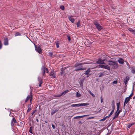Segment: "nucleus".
I'll use <instances>...</instances> for the list:
<instances>
[{"mask_svg": "<svg viewBox=\"0 0 135 135\" xmlns=\"http://www.w3.org/2000/svg\"><path fill=\"white\" fill-rule=\"evenodd\" d=\"M82 61H79L75 64L74 66V67L75 68L74 71H79L81 70H85L86 68H84L82 66L83 65L87 64L88 63L85 62L80 63V62Z\"/></svg>", "mask_w": 135, "mask_h": 135, "instance_id": "nucleus-1", "label": "nucleus"}, {"mask_svg": "<svg viewBox=\"0 0 135 135\" xmlns=\"http://www.w3.org/2000/svg\"><path fill=\"white\" fill-rule=\"evenodd\" d=\"M35 49L36 51H37L40 54H41L42 52V50L40 47H37L36 45H35Z\"/></svg>", "mask_w": 135, "mask_h": 135, "instance_id": "nucleus-2", "label": "nucleus"}, {"mask_svg": "<svg viewBox=\"0 0 135 135\" xmlns=\"http://www.w3.org/2000/svg\"><path fill=\"white\" fill-rule=\"evenodd\" d=\"M98 66L101 68H104L109 70L110 69V67L107 65H105V64L103 65H99Z\"/></svg>", "mask_w": 135, "mask_h": 135, "instance_id": "nucleus-3", "label": "nucleus"}, {"mask_svg": "<svg viewBox=\"0 0 135 135\" xmlns=\"http://www.w3.org/2000/svg\"><path fill=\"white\" fill-rule=\"evenodd\" d=\"M105 60H102L100 59H98L96 62V63L98 64H105V63L104 62Z\"/></svg>", "mask_w": 135, "mask_h": 135, "instance_id": "nucleus-4", "label": "nucleus"}, {"mask_svg": "<svg viewBox=\"0 0 135 135\" xmlns=\"http://www.w3.org/2000/svg\"><path fill=\"white\" fill-rule=\"evenodd\" d=\"M129 79V77L128 76H127L124 78L123 80V81L125 85H126L127 84V82Z\"/></svg>", "mask_w": 135, "mask_h": 135, "instance_id": "nucleus-5", "label": "nucleus"}, {"mask_svg": "<svg viewBox=\"0 0 135 135\" xmlns=\"http://www.w3.org/2000/svg\"><path fill=\"white\" fill-rule=\"evenodd\" d=\"M127 30L135 36V30L134 29L129 27L127 28Z\"/></svg>", "mask_w": 135, "mask_h": 135, "instance_id": "nucleus-6", "label": "nucleus"}, {"mask_svg": "<svg viewBox=\"0 0 135 135\" xmlns=\"http://www.w3.org/2000/svg\"><path fill=\"white\" fill-rule=\"evenodd\" d=\"M4 44L5 45H7L8 44V39L7 37H6L4 38Z\"/></svg>", "mask_w": 135, "mask_h": 135, "instance_id": "nucleus-7", "label": "nucleus"}, {"mask_svg": "<svg viewBox=\"0 0 135 135\" xmlns=\"http://www.w3.org/2000/svg\"><path fill=\"white\" fill-rule=\"evenodd\" d=\"M46 68L43 67L41 69V70L42 72V75L43 76H44L45 75V73L46 72Z\"/></svg>", "mask_w": 135, "mask_h": 135, "instance_id": "nucleus-8", "label": "nucleus"}, {"mask_svg": "<svg viewBox=\"0 0 135 135\" xmlns=\"http://www.w3.org/2000/svg\"><path fill=\"white\" fill-rule=\"evenodd\" d=\"M130 99L128 97L126 98L124 104V106H125V104H126L129 101Z\"/></svg>", "mask_w": 135, "mask_h": 135, "instance_id": "nucleus-9", "label": "nucleus"}, {"mask_svg": "<svg viewBox=\"0 0 135 135\" xmlns=\"http://www.w3.org/2000/svg\"><path fill=\"white\" fill-rule=\"evenodd\" d=\"M32 94L31 93H30V95H29L27 97V98H28L29 99H30L31 104V102L32 99Z\"/></svg>", "mask_w": 135, "mask_h": 135, "instance_id": "nucleus-10", "label": "nucleus"}, {"mask_svg": "<svg viewBox=\"0 0 135 135\" xmlns=\"http://www.w3.org/2000/svg\"><path fill=\"white\" fill-rule=\"evenodd\" d=\"M124 61V60L123 59L119 57V63L120 64H123Z\"/></svg>", "mask_w": 135, "mask_h": 135, "instance_id": "nucleus-11", "label": "nucleus"}, {"mask_svg": "<svg viewBox=\"0 0 135 135\" xmlns=\"http://www.w3.org/2000/svg\"><path fill=\"white\" fill-rule=\"evenodd\" d=\"M27 113H28L31 110V104L28 105H27Z\"/></svg>", "mask_w": 135, "mask_h": 135, "instance_id": "nucleus-12", "label": "nucleus"}, {"mask_svg": "<svg viewBox=\"0 0 135 135\" xmlns=\"http://www.w3.org/2000/svg\"><path fill=\"white\" fill-rule=\"evenodd\" d=\"M49 75L51 76V78H55L56 77V75L55 73H52V72H50Z\"/></svg>", "mask_w": 135, "mask_h": 135, "instance_id": "nucleus-13", "label": "nucleus"}, {"mask_svg": "<svg viewBox=\"0 0 135 135\" xmlns=\"http://www.w3.org/2000/svg\"><path fill=\"white\" fill-rule=\"evenodd\" d=\"M95 26L96 28L99 31L102 28V27L100 24H99Z\"/></svg>", "mask_w": 135, "mask_h": 135, "instance_id": "nucleus-14", "label": "nucleus"}, {"mask_svg": "<svg viewBox=\"0 0 135 135\" xmlns=\"http://www.w3.org/2000/svg\"><path fill=\"white\" fill-rule=\"evenodd\" d=\"M69 19L72 23H74L75 20L74 18L72 17H69Z\"/></svg>", "mask_w": 135, "mask_h": 135, "instance_id": "nucleus-15", "label": "nucleus"}, {"mask_svg": "<svg viewBox=\"0 0 135 135\" xmlns=\"http://www.w3.org/2000/svg\"><path fill=\"white\" fill-rule=\"evenodd\" d=\"M13 122H14L15 123H16L17 122L16 119L14 118H13L12 119V120L11 123V125H13Z\"/></svg>", "mask_w": 135, "mask_h": 135, "instance_id": "nucleus-16", "label": "nucleus"}, {"mask_svg": "<svg viewBox=\"0 0 135 135\" xmlns=\"http://www.w3.org/2000/svg\"><path fill=\"white\" fill-rule=\"evenodd\" d=\"M90 69L89 68L87 70H86L85 73H84V74L86 75H87L89 74V72H90Z\"/></svg>", "mask_w": 135, "mask_h": 135, "instance_id": "nucleus-17", "label": "nucleus"}, {"mask_svg": "<svg viewBox=\"0 0 135 135\" xmlns=\"http://www.w3.org/2000/svg\"><path fill=\"white\" fill-rule=\"evenodd\" d=\"M55 44L57 48H58L59 47V45H60V44L58 41H56L55 42Z\"/></svg>", "mask_w": 135, "mask_h": 135, "instance_id": "nucleus-18", "label": "nucleus"}, {"mask_svg": "<svg viewBox=\"0 0 135 135\" xmlns=\"http://www.w3.org/2000/svg\"><path fill=\"white\" fill-rule=\"evenodd\" d=\"M117 105V110L116 112V114L115 116V117H117L118 116V103H116Z\"/></svg>", "mask_w": 135, "mask_h": 135, "instance_id": "nucleus-19", "label": "nucleus"}, {"mask_svg": "<svg viewBox=\"0 0 135 135\" xmlns=\"http://www.w3.org/2000/svg\"><path fill=\"white\" fill-rule=\"evenodd\" d=\"M80 106H85L86 105H89V104L87 103H81V104H80Z\"/></svg>", "mask_w": 135, "mask_h": 135, "instance_id": "nucleus-20", "label": "nucleus"}, {"mask_svg": "<svg viewBox=\"0 0 135 135\" xmlns=\"http://www.w3.org/2000/svg\"><path fill=\"white\" fill-rule=\"evenodd\" d=\"M109 63H108V64L109 65H113L114 64L115 62L113 61H111L110 60L108 61Z\"/></svg>", "mask_w": 135, "mask_h": 135, "instance_id": "nucleus-21", "label": "nucleus"}, {"mask_svg": "<svg viewBox=\"0 0 135 135\" xmlns=\"http://www.w3.org/2000/svg\"><path fill=\"white\" fill-rule=\"evenodd\" d=\"M69 91L68 90H65L64 91L62 92L61 94V95H64L66 93H68Z\"/></svg>", "mask_w": 135, "mask_h": 135, "instance_id": "nucleus-22", "label": "nucleus"}, {"mask_svg": "<svg viewBox=\"0 0 135 135\" xmlns=\"http://www.w3.org/2000/svg\"><path fill=\"white\" fill-rule=\"evenodd\" d=\"M80 104H72L71 105V106L72 107H79L80 106Z\"/></svg>", "mask_w": 135, "mask_h": 135, "instance_id": "nucleus-23", "label": "nucleus"}, {"mask_svg": "<svg viewBox=\"0 0 135 135\" xmlns=\"http://www.w3.org/2000/svg\"><path fill=\"white\" fill-rule=\"evenodd\" d=\"M57 111H58V110L57 109L53 110L51 112V115H53L54 113H55Z\"/></svg>", "mask_w": 135, "mask_h": 135, "instance_id": "nucleus-24", "label": "nucleus"}, {"mask_svg": "<svg viewBox=\"0 0 135 135\" xmlns=\"http://www.w3.org/2000/svg\"><path fill=\"white\" fill-rule=\"evenodd\" d=\"M77 27H79L81 25L80 21H78L76 23Z\"/></svg>", "mask_w": 135, "mask_h": 135, "instance_id": "nucleus-25", "label": "nucleus"}, {"mask_svg": "<svg viewBox=\"0 0 135 135\" xmlns=\"http://www.w3.org/2000/svg\"><path fill=\"white\" fill-rule=\"evenodd\" d=\"M94 25L96 26L98 25L99 24V23L97 21H95L94 22Z\"/></svg>", "mask_w": 135, "mask_h": 135, "instance_id": "nucleus-26", "label": "nucleus"}, {"mask_svg": "<svg viewBox=\"0 0 135 135\" xmlns=\"http://www.w3.org/2000/svg\"><path fill=\"white\" fill-rule=\"evenodd\" d=\"M104 75V74L103 73L100 72L98 76L99 77H101Z\"/></svg>", "mask_w": 135, "mask_h": 135, "instance_id": "nucleus-27", "label": "nucleus"}, {"mask_svg": "<svg viewBox=\"0 0 135 135\" xmlns=\"http://www.w3.org/2000/svg\"><path fill=\"white\" fill-rule=\"evenodd\" d=\"M89 115H82V116H78L79 118V119L81 118H83L84 117L88 116Z\"/></svg>", "mask_w": 135, "mask_h": 135, "instance_id": "nucleus-28", "label": "nucleus"}, {"mask_svg": "<svg viewBox=\"0 0 135 135\" xmlns=\"http://www.w3.org/2000/svg\"><path fill=\"white\" fill-rule=\"evenodd\" d=\"M107 117H104V118L102 119H101L100 120V121H104L107 118Z\"/></svg>", "mask_w": 135, "mask_h": 135, "instance_id": "nucleus-29", "label": "nucleus"}, {"mask_svg": "<svg viewBox=\"0 0 135 135\" xmlns=\"http://www.w3.org/2000/svg\"><path fill=\"white\" fill-rule=\"evenodd\" d=\"M133 92H132L131 94L130 95H129V96L128 97L129 98L131 99V98L133 96Z\"/></svg>", "mask_w": 135, "mask_h": 135, "instance_id": "nucleus-30", "label": "nucleus"}, {"mask_svg": "<svg viewBox=\"0 0 135 135\" xmlns=\"http://www.w3.org/2000/svg\"><path fill=\"white\" fill-rule=\"evenodd\" d=\"M134 124V123L128 124L127 126V127L128 128H129L132 126V125H133Z\"/></svg>", "mask_w": 135, "mask_h": 135, "instance_id": "nucleus-31", "label": "nucleus"}, {"mask_svg": "<svg viewBox=\"0 0 135 135\" xmlns=\"http://www.w3.org/2000/svg\"><path fill=\"white\" fill-rule=\"evenodd\" d=\"M60 8L62 10H64L65 9V7L63 5L60 6Z\"/></svg>", "mask_w": 135, "mask_h": 135, "instance_id": "nucleus-32", "label": "nucleus"}, {"mask_svg": "<svg viewBox=\"0 0 135 135\" xmlns=\"http://www.w3.org/2000/svg\"><path fill=\"white\" fill-rule=\"evenodd\" d=\"M29 132L31 133H33L32 132V127H30V129L29 130Z\"/></svg>", "mask_w": 135, "mask_h": 135, "instance_id": "nucleus-33", "label": "nucleus"}, {"mask_svg": "<svg viewBox=\"0 0 135 135\" xmlns=\"http://www.w3.org/2000/svg\"><path fill=\"white\" fill-rule=\"evenodd\" d=\"M21 33L19 32L16 33L15 35V36H21Z\"/></svg>", "mask_w": 135, "mask_h": 135, "instance_id": "nucleus-34", "label": "nucleus"}, {"mask_svg": "<svg viewBox=\"0 0 135 135\" xmlns=\"http://www.w3.org/2000/svg\"><path fill=\"white\" fill-rule=\"evenodd\" d=\"M38 82L39 83V86L40 87H41V84L42 83V80L38 81Z\"/></svg>", "mask_w": 135, "mask_h": 135, "instance_id": "nucleus-35", "label": "nucleus"}, {"mask_svg": "<svg viewBox=\"0 0 135 135\" xmlns=\"http://www.w3.org/2000/svg\"><path fill=\"white\" fill-rule=\"evenodd\" d=\"M38 82L39 83V86L40 87H41V84L42 83V80L38 81Z\"/></svg>", "mask_w": 135, "mask_h": 135, "instance_id": "nucleus-36", "label": "nucleus"}, {"mask_svg": "<svg viewBox=\"0 0 135 135\" xmlns=\"http://www.w3.org/2000/svg\"><path fill=\"white\" fill-rule=\"evenodd\" d=\"M89 93L93 97H95V96L94 95L93 93H91V91L90 90H89Z\"/></svg>", "mask_w": 135, "mask_h": 135, "instance_id": "nucleus-37", "label": "nucleus"}, {"mask_svg": "<svg viewBox=\"0 0 135 135\" xmlns=\"http://www.w3.org/2000/svg\"><path fill=\"white\" fill-rule=\"evenodd\" d=\"M76 97H80L81 96V94L78 93H76Z\"/></svg>", "mask_w": 135, "mask_h": 135, "instance_id": "nucleus-38", "label": "nucleus"}, {"mask_svg": "<svg viewBox=\"0 0 135 135\" xmlns=\"http://www.w3.org/2000/svg\"><path fill=\"white\" fill-rule=\"evenodd\" d=\"M36 112V110H34L32 111V112L31 113V115H33V114L35 112Z\"/></svg>", "mask_w": 135, "mask_h": 135, "instance_id": "nucleus-39", "label": "nucleus"}, {"mask_svg": "<svg viewBox=\"0 0 135 135\" xmlns=\"http://www.w3.org/2000/svg\"><path fill=\"white\" fill-rule=\"evenodd\" d=\"M117 83V80L116 81H113L112 83L113 84H116Z\"/></svg>", "mask_w": 135, "mask_h": 135, "instance_id": "nucleus-40", "label": "nucleus"}, {"mask_svg": "<svg viewBox=\"0 0 135 135\" xmlns=\"http://www.w3.org/2000/svg\"><path fill=\"white\" fill-rule=\"evenodd\" d=\"M2 44L1 42V41H0V49H1L2 48Z\"/></svg>", "mask_w": 135, "mask_h": 135, "instance_id": "nucleus-41", "label": "nucleus"}, {"mask_svg": "<svg viewBox=\"0 0 135 135\" xmlns=\"http://www.w3.org/2000/svg\"><path fill=\"white\" fill-rule=\"evenodd\" d=\"M68 39L69 41H70L71 40V38L70 36L68 35L67 36Z\"/></svg>", "mask_w": 135, "mask_h": 135, "instance_id": "nucleus-42", "label": "nucleus"}, {"mask_svg": "<svg viewBox=\"0 0 135 135\" xmlns=\"http://www.w3.org/2000/svg\"><path fill=\"white\" fill-rule=\"evenodd\" d=\"M94 117H91L87 118V119H94Z\"/></svg>", "mask_w": 135, "mask_h": 135, "instance_id": "nucleus-43", "label": "nucleus"}, {"mask_svg": "<svg viewBox=\"0 0 135 135\" xmlns=\"http://www.w3.org/2000/svg\"><path fill=\"white\" fill-rule=\"evenodd\" d=\"M100 99L101 100V103H102L103 102V100L102 97V96L101 97Z\"/></svg>", "mask_w": 135, "mask_h": 135, "instance_id": "nucleus-44", "label": "nucleus"}, {"mask_svg": "<svg viewBox=\"0 0 135 135\" xmlns=\"http://www.w3.org/2000/svg\"><path fill=\"white\" fill-rule=\"evenodd\" d=\"M49 55L51 57L52 56L53 54L52 52H50L49 53Z\"/></svg>", "mask_w": 135, "mask_h": 135, "instance_id": "nucleus-45", "label": "nucleus"}, {"mask_svg": "<svg viewBox=\"0 0 135 135\" xmlns=\"http://www.w3.org/2000/svg\"><path fill=\"white\" fill-rule=\"evenodd\" d=\"M46 73H49V71L48 70V69L47 68H46Z\"/></svg>", "mask_w": 135, "mask_h": 135, "instance_id": "nucleus-46", "label": "nucleus"}, {"mask_svg": "<svg viewBox=\"0 0 135 135\" xmlns=\"http://www.w3.org/2000/svg\"><path fill=\"white\" fill-rule=\"evenodd\" d=\"M38 81H40L42 80L41 78L40 77H39L38 78Z\"/></svg>", "mask_w": 135, "mask_h": 135, "instance_id": "nucleus-47", "label": "nucleus"}, {"mask_svg": "<svg viewBox=\"0 0 135 135\" xmlns=\"http://www.w3.org/2000/svg\"><path fill=\"white\" fill-rule=\"evenodd\" d=\"M28 100H29V99H28V98H27L26 100H25V103L27 102L28 101Z\"/></svg>", "mask_w": 135, "mask_h": 135, "instance_id": "nucleus-48", "label": "nucleus"}, {"mask_svg": "<svg viewBox=\"0 0 135 135\" xmlns=\"http://www.w3.org/2000/svg\"><path fill=\"white\" fill-rule=\"evenodd\" d=\"M125 115V114H123V115L122 116H120V115L119 116V117L120 118H121V117H123Z\"/></svg>", "mask_w": 135, "mask_h": 135, "instance_id": "nucleus-49", "label": "nucleus"}, {"mask_svg": "<svg viewBox=\"0 0 135 135\" xmlns=\"http://www.w3.org/2000/svg\"><path fill=\"white\" fill-rule=\"evenodd\" d=\"M52 128L54 129L55 128V126L53 125V124H52Z\"/></svg>", "mask_w": 135, "mask_h": 135, "instance_id": "nucleus-50", "label": "nucleus"}, {"mask_svg": "<svg viewBox=\"0 0 135 135\" xmlns=\"http://www.w3.org/2000/svg\"><path fill=\"white\" fill-rule=\"evenodd\" d=\"M113 112V111H112L110 113L109 115H111L112 114Z\"/></svg>", "mask_w": 135, "mask_h": 135, "instance_id": "nucleus-51", "label": "nucleus"}, {"mask_svg": "<svg viewBox=\"0 0 135 135\" xmlns=\"http://www.w3.org/2000/svg\"><path fill=\"white\" fill-rule=\"evenodd\" d=\"M74 118H75V119H79L78 116H76V117H74Z\"/></svg>", "mask_w": 135, "mask_h": 135, "instance_id": "nucleus-52", "label": "nucleus"}, {"mask_svg": "<svg viewBox=\"0 0 135 135\" xmlns=\"http://www.w3.org/2000/svg\"><path fill=\"white\" fill-rule=\"evenodd\" d=\"M114 102V101L112 102V103H113V105H112V107H114V104H113V103Z\"/></svg>", "mask_w": 135, "mask_h": 135, "instance_id": "nucleus-53", "label": "nucleus"}, {"mask_svg": "<svg viewBox=\"0 0 135 135\" xmlns=\"http://www.w3.org/2000/svg\"><path fill=\"white\" fill-rule=\"evenodd\" d=\"M81 122H82L81 121H79L78 122V123L79 124H80L81 123Z\"/></svg>", "mask_w": 135, "mask_h": 135, "instance_id": "nucleus-54", "label": "nucleus"}, {"mask_svg": "<svg viewBox=\"0 0 135 135\" xmlns=\"http://www.w3.org/2000/svg\"><path fill=\"white\" fill-rule=\"evenodd\" d=\"M123 93V92H121V93H120V95L121 94V96H122V94Z\"/></svg>", "mask_w": 135, "mask_h": 135, "instance_id": "nucleus-55", "label": "nucleus"}, {"mask_svg": "<svg viewBox=\"0 0 135 135\" xmlns=\"http://www.w3.org/2000/svg\"><path fill=\"white\" fill-rule=\"evenodd\" d=\"M50 72H52V73H54V71L53 70H51Z\"/></svg>", "mask_w": 135, "mask_h": 135, "instance_id": "nucleus-56", "label": "nucleus"}, {"mask_svg": "<svg viewBox=\"0 0 135 135\" xmlns=\"http://www.w3.org/2000/svg\"><path fill=\"white\" fill-rule=\"evenodd\" d=\"M36 120L37 122H39V120L37 118L36 119Z\"/></svg>", "mask_w": 135, "mask_h": 135, "instance_id": "nucleus-57", "label": "nucleus"}, {"mask_svg": "<svg viewBox=\"0 0 135 135\" xmlns=\"http://www.w3.org/2000/svg\"><path fill=\"white\" fill-rule=\"evenodd\" d=\"M66 68H62V69L64 70V69H66Z\"/></svg>", "mask_w": 135, "mask_h": 135, "instance_id": "nucleus-58", "label": "nucleus"}, {"mask_svg": "<svg viewBox=\"0 0 135 135\" xmlns=\"http://www.w3.org/2000/svg\"><path fill=\"white\" fill-rule=\"evenodd\" d=\"M133 99H135V96H134V97H133Z\"/></svg>", "mask_w": 135, "mask_h": 135, "instance_id": "nucleus-59", "label": "nucleus"}, {"mask_svg": "<svg viewBox=\"0 0 135 135\" xmlns=\"http://www.w3.org/2000/svg\"><path fill=\"white\" fill-rule=\"evenodd\" d=\"M120 110H119V112H118V113H119V114H120Z\"/></svg>", "mask_w": 135, "mask_h": 135, "instance_id": "nucleus-60", "label": "nucleus"}, {"mask_svg": "<svg viewBox=\"0 0 135 135\" xmlns=\"http://www.w3.org/2000/svg\"><path fill=\"white\" fill-rule=\"evenodd\" d=\"M95 68H96L95 66V67H94L91 68V69H93Z\"/></svg>", "mask_w": 135, "mask_h": 135, "instance_id": "nucleus-61", "label": "nucleus"}, {"mask_svg": "<svg viewBox=\"0 0 135 135\" xmlns=\"http://www.w3.org/2000/svg\"><path fill=\"white\" fill-rule=\"evenodd\" d=\"M45 123H47V121H45Z\"/></svg>", "mask_w": 135, "mask_h": 135, "instance_id": "nucleus-62", "label": "nucleus"}, {"mask_svg": "<svg viewBox=\"0 0 135 135\" xmlns=\"http://www.w3.org/2000/svg\"><path fill=\"white\" fill-rule=\"evenodd\" d=\"M119 104H120V102H119V103H118V104H119Z\"/></svg>", "mask_w": 135, "mask_h": 135, "instance_id": "nucleus-63", "label": "nucleus"}, {"mask_svg": "<svg viewBox=\"0 0 135 135\" xmlns=\"http://www.w3.org/2000/svg\"><path fill=\"white\" fill-rule=\"evenodd\" d=\"M79 135H82V134H79Z\"/></svg>", "mask_w": 135, "mask_h": 135, "instance_id": "nucleus-64", "label": "nucleus"}]
</instances>
